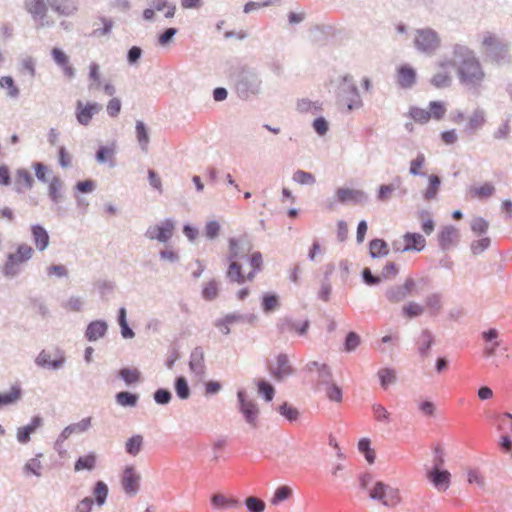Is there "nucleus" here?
Returning <instances> with one entry per match:
<instances>
[{
    "label": "nucleus",
    "mask_w": 512,
    "mask_h": 512,
    "mask_svg": "<svg viewBox=\"0 0 512 512\" xmlns=\"http://www.w3.org/2000/svg\"><path fill=\"white\" fill-rule=\"evenodd\" d=\"M426 245L425 238L417 233H406L393 242L396 252L421 251Z\"/></svg>",
    "instance_id": "obj_12"
},
{
    "label": "nucleus",
    "mask_w": 512,
    "mask_h": 512,
    "mask_svg": "<svg viewBox=\"0 0 512 512\" xmlns=\"http://www.w3.org/2000/svg\"><path fill=\"white\" fill-rule=\"evenodd\" d=\"M117 403L121 406H135L138 400L137 395L130 392H119L116 395Z\"/></svg>",
    "instance_id": "obj_54"
},
{
    "label": "nucleus",
    "mask_w": 512,
    "mask_h": 512,
    "mask_svg": "<svg viewBox=\"0 0 512 512\" xmlns=\"http://www.w3.org/2000/svg\"><path fill=\"white\" fill-rule=\"evenodd\" d=\"M419 412L426 417H433L436 413V406L430 400L420 401L418 403Z\"/></svg>",
    "instance_id": "obj_62"
},
{
    "label": "nucleus",
    "mask_w": 512,
    "mask_h": 512,
    "mask_svg": "<svg viewBox=\"0 0 512 512\" xmlns=\"http://www.w3.org/2000/svg\"><path fill=\"white\" fill-rule=\"evenodd\" d=\"M498 429L501 431L509 430L512 432V414L503 413L498 417Z\"/></svg>",
    "instance_id": "obj_64"
},
{
    "label": "nucleus",
    "mask_w": 512,
    "mask_h": 512,
    "mask_svg": "<svg viewBox=\"0 0 512 512\" xmlns=\"http://www.w3.org/2000/svg\"><path fill=\"white\" fill-rule=\"evenodd\" d=\"M454 69L453 59L444 58L438 64V71L433 75L431 83L436 88H446L452 83L451 70Z\"/></svg>",
    "instance_id": "obj_13"
},
{
    "label": "nucleus",
    "mask_w": 512,
    "mask_h": 512,
    "mask_svg": "<svg viewBox=\"0 0 512 512\" xmlns=\"http://www.w3.org/2000/svg\"><path fill=\"white\" fill-rule=\"evenodd\" d=\"M97 463V455L95 453H89L87 455L81 456L75 462L74 471L79 472L82 470H93L96 467Z\"/></svg>",
    "instance_id": "obj_27"
},
{
    "label": "nucleus",
    "mask_w": 512,
    "mask_h": 512,
    "mask_svg": "<svg viewBox=\"0 0 512 512\" xmlns=\"http://www.w3.org/2000/svg\"><path fill=\"white\" fill-rule=\"evenodd\" d=\"M425 308L431 313L436 314L440 311L442 307V300L440 295L438 294H432L426 298L425 301Z\"/></svg>",
    "instance_id": "obj_50"
},
{
    "label": "nucleus",
    "mask_w": 512,
    "mask_h": 512,
    "mask_svg": "<svg viewBox=\"0 0 512 512\" xmlns=\"http://www.w3.org/2000/svg\"><path fill=\"white\" fill-rule=\"evenodd\" d=\"M268 369L271 376L277 381H281L293 374V368L289 362L288 356L285 354H279L275 361L269 364Z\"/></svg>",
    "instance_id": "obj_15"
},
{
    "label": "nucleus",
    "mask_w": 512,
    "mask_h": 512,
    "mask_svg": "<svg viewBox=\"0 0 512 512\" xmlns=\"http://www.w3.org/2000/svg\"><path fill=\"white\" fill-rule=\"evenodd\" d=\"M91 425V418H84L78 423L71 424L64 428L61 433L63 439H68L74 433H82L86 431Z\"/></svg>",
    "instance_id": "obj_28"
},
{
    "label": "nucleus",
    "mask_w": 512,
    "mask_h": 512,
    "mask_svg": "<svg viewBox=\"0 0 512 512\" xmlns=\"http://www.w3.org/2000/svg\"><path fill=\"white\" fill-rule=\"evenodd\" d=\"M433 344V336L428 330L422 331L419 339H418V350L423 355L426 356L430 347Z\"/></svg>",
    "instance_id": "obj_41"
},
{
    "label": "nucleus",
    "mask_w": 512,
    "mask_h": 512,
    "mask_svg": "<svg viewBox=\"0 0 512 512\" xmlns=\"http://www.w3.org/2000/svg\"><path fill=\"white\" fill-rule=\"evenodd\" d=\"M452 59L461 85L476 89L482 84L485 72L473 50L465 45L456 44L453 47Z\"/></svg>",
    "instance_id": "obj_2"
},
{
    "label": "nucleus",
    "mask_w": 512,
    "mask_h": 512,
    "mask_svg": "<svg viewBox=\"0 0 512 512\" xmlns=\"http://www.w3.org/2000/svg\"><path fill=\"white\" fill-rule=\"evenodd\" d=\"M238 399L240 402V411L244 415L246 421L252 426H257V417L259 415V408L252 400H246L243 391L238 392Z\"/></svg>",
    "instance_id": "obj_17"
},
{
    "label": "nucleus",
    "mask_w": 512,
    "mask_h": 512,
    "mask_svg": "<svg viewBox=\"0 0 512 512\" xmlns=\"http://www.w3.org/2000/svg\"><path fill=\"white\" fill-rule=\"evenodd\" d=\"M413 44L416 50L428 56L434 55L441 47V37L430 27L415 30Z\"/></svg>",
    "instance_id": "obj_6"
},
{
    "label": "nucleus",
    "mask_w": 512,
    "mask_h": 512,
    "mask_svg": "<svg viewBox=\"0 0 512 512\" xmlns=\"http://www.w3.org/2000/svg\"><path fill=\"white\" fill-rule=\"evenodd\" d=\"M363 486L365 487L364 484ZM366 489L369 498L384 508L395 509L403 502L400 489L384 481H374L369 486H366Z\"/></svg>",
    "instance_id": "obj_4"
},
{
    "label": "nucleus",
    "mask_w": 512,
    "mask_h": 512,
    "mask_svg": "<svg viewBox=\"0 0 512 512\" xmlns=\"http://www.w3.org/2000/svg\"><path fill=\"white\" fill-rule=\"evenodd\" d=\"M136 134L138 143L143 151H147L149 134L146 125L142 121L136 122Z\"/></svg>",
    "instance_id": "obj_38"
},
{
    "label": "nucleus",
    "mask_w": 512,
    "mask_h": 512,
    "mask_svg": "<svg viewBox=\"0 0 512 512\" xmlns=\"http://www.w3.org/2000/svg\"><path fill=\"white\" fill-rule=\"evenodd\" d=\"M235 92L241 100H252L263 91V81L256 69L243 67L237 73L234 84Z\"/></svg>",
    "instance_id": "obj_3"
},
{
    "label": "nucleus",
    "mask_w": 512,
    "mask_h": 512,
    "mask_svg": "<svg viewBox=\"0 0 512 512\" xmlns=\"http://www.w3.org/2000/svg\"><path fill=\"white\" fill-rule=\"evenodd\" d=\"M103 106L97 102L83 103L81 100L76 102L75 116L80 125L87 126L94 115L98 114Z\"/></svg>",
    "instance_id": "obj_14"
},
{
    "label": "nucleus",
    "mask_w": 512,
    "mask_h": 512,
    "mask_svg": "<svg viewBox=\"0 0 512 512\" xmlns=\"http://www.w3.org/2000/svg\"><path fill=\"white\" fill-rule=\"evenodd\" d=\"M119 325L121 327V334L124 338H132L134 336V332L129 328L126 321L125 308H121L119 310Z\"/></svg>",
    "instance_id": "obj_60"
},
{
    "label": "nucleus",
    "mask_w": 512,
    "mask_h": 512,
    "mask_svg": "<svg viewBox=\"0 0 512 512\" xmlns=\"http://www.w3.org/2000/svg\"><path fill=\"white\" fill-rule=\"evenodd\" d=\"M369 249L372 257H382L388 254L387 244L380 239L371 241Z\"/></svg>",
    "instance_id": "obj_45"
},
{
    "label": "nucleus",
    "mask_w": 512,
    "mask_h": 512,
    "mask_svg": "<svg viewBox=\"0 0 512 512\" xmlns=\"http://www.w3.org/2000/svg\"><path fill=\"white\" fill-rule=\"evenodd\" d=\"M258 394L263 396L266 401H272L275 389L274 387L264 379H260L256 382Z\"/></svg>",
    "instance_id": "obj_40"
},
{
    "label": "nucleus",
    "mask_w": 512,
    "mask_h": 512,
    "mask_svg": "<svg viewBox=\"0 0 512 512\" xmlns=\"http://www.w3.org/2000/svg\"><path fill=\"white\" fill-rule=\"evenodd\" d=\"M41 425V419L39 417H35L32 419L31 423L20 427L17 431V440L20 443H27L30 440V435L36 431L38 427Z\"/></svg>",
    "instance_id": "obj_25"
},
{
    "label": "nucleus",
    "mask_w": 512,
    "mask_h": 512,
    "mask_svg": "<svg viewBox=\"0 0 512 512\" xmlns=\"http://www.w3.org/2000/svg\"><path fill=\"white\" fill-rule=\"evenodd\" d=\"M62 185L63 183L59 177H53L50 181L49 196L54 203H59L63 198L61 193Z\"/></svg>",
    "instance_id": "obj_37"
},
{
    "label": "nucleus",
    "mask_w": 512,
    "mask_h": 512,
    "mask_svg": "<svg viewBox=\"0 0 512 512\" xmlns=\"http://www.w3.org/2000/svg\"><path fill=\"white\" fill-rule=\"evenodd\" d=\"M308 368H309L310 372L317 373V378H318L319 383L326 384V385L331 383L332 375H331L329 368L325 364H319L317 362H312L308 365Z\"/></svg>",
    "instance_id": "obj_26"
},
{
    "label": "nucleus",
    "mask_w": 512,
    "mask_h": 512,
    "mask_svg": "<svg viewBox=\"0 0 512 512\" xmlns=\"http://www.w3.org/2000/svg\"><path fill=\"white\" fill-rule=\"evenodd\" d=\"M33 249L28 244H21L18 246L15 252L8 255L7 261L5 262L2 271L5 276H15L21 266L32 258Z\"/></svg>",
    "instance_id": "obj_9"
},
{
    "label": "nucleus",
    "mask_w": 512,
    "mask_h": 512,
    "mask_svg": "<svg viewBox=\"0 0 512 512\" xmlns=\"http://www.w3.org/2000/svg\"><path fill=\"white\" fill-rule=\"evenodd\" d=\"M262 307L265 312H272L279 307V299L276 295L265 294L263 296Z\"/></svg>",
    "instance_id": "obj_58"
},
{
    "label": "nucleus",
    "mask_w": 512,
    "mask_h": 512,
    "mask_svg": "<svg viewBox=\"0 0 512 512\" xmlns=\"http://www.w3.org/2000/svg\"><path fill=\"white\" fill-rule=\"evenodd\" d=\"M359 451L365 456V459L370 463H374L376 454L373 448H371V442L368 438H362L358 442Z\"/></svg>",
    "instance_id": "obj_39"
},
{
    "label": "nucleus",
    "mask_w": 512,
    "mask_h": 512,
    "mask_svg": "<svg viewBox=\"0 0 512 512\" xmlns=\"http://www.w3.org/2000/svg\"><path fill=\"white\" fill-rule=\"evenodd\" d=\"M466 479L469 485H476L485 488L486 479L484 473L478 467H467L465 469Z\"/></svg>",
    "instance_id": "obj_23"
},
{
    "label": "nucleus",
    "mask_w": 512,
    "mask_h": 512,
    "mask_svg": "<svg viewBox=\"0 0 512 512\" xmlns=\"http://www.w3.org/2000/svg\"><path fill=\"white\" fill-rule=\"evenodd\" d=\"M107 330V325L102 321H94L89 324L86 330V337L90 341H95L102 337Z\"/></svg>",
    "instance_id": "obj_29"
},
{
    "label": "nucleus",
    "mask_w": 512,
    "mask_h": 512,
    "mask_svg": "<svg viewBox=\"0 0 512 512\" xmlns=\"http://www.w3.org/2000/svg\"><path fill=\"white\" fill-rule=\"evenodd\" d=\"M252 244L247 235H240L229 239L227 261L229 266L226 272L227 278L238 284L254 279L261 270L262 255L260 252H252Z\"/></svg>",
    "instance_id": "obj_1"
},
{
    "label": "nucleus",
    "mask_w": 512,
    "mask_h": 512,
    "mask_svg": "<svg viewBox=\"0 0 512 512\" xmlns=\"http://www.w3.org/2000/svg\"><path fill=\"white\" fill-rule=\"evenodd\" d=\"M47 2L60 15L69 16L76 10L74 0H47Z\"/></svg>",
    "instance_id": "obj_22"
},
{
    "label": "nucleus",
    "mask_w": 512,
    "mask_h": 512,
    "mask_svg": "<svg viewBox=\"0 0 512 512\" xmlns=\"http://www.w3.org/2000/svg\"><path fill=\"white\" fill-rule=\"evenodd\" d=\"M441 180L437 175L429 176V184L424 193V197L428 200L435 198L437 191L440 187Z\"/></svg>",
    "instance_id": "obj_48"
},
{
    "label": "nucleus",
    "mask_w": 512,
    "mask_h": 512,
    "mask_svg": "<svg viewBox=\"0 0 512 512\" xmlns=\"http://www.w3.org/2000/svg\"><path fill=\"white\" fill-rule=\"evenodd\" d=\"M25 8L31 14L37 27H49L54 21L47 14V5L45 0H25Z\"/></svg>",
    "instance_id": "obj_11"
},
{
    "label": "nucleus",
    "mask_w": 512,
    "mask_h": 512,
    "mask_svg": "<svg viewBox=\"0 0 512 512\" xmlns=\"http://www.w3.org/2000/svg\"><path fill=\"white\" fill-rule=\"evenodd\" d=\"M367 195L364 191L348 187H339L335 193L328 197L325 206L329 210H335L338 204L359 205L365 203Z\"/></svg>",
    "instance_id": "obj_7"
},
{
    "label": "nucleus",
    "mask_w": 512,
    "mask_h": 512,
    "mask_svg": "<svg viewBox=\"0 0 512 512\" xmlns=\"http://www.w3.org/2000/svg\"><path fill=\"white\" fill-rule=\"evenodd\" d=\"M458 233L454 226H445L439 235V242L442 248L447 249L456 243Z\"/></svg>",
    "instance_id": "obj_24"
},
{
    "label": "nucleus",
    "mask_w": 512,
    "mask_h": 512,
    "mask_svg": "<svg viewBox=\"0 0 512 512\" xmlns=\"http://www.w3.org/2000/svg\"><path fill=\"white\" fill-rule=\"evenodd\" d=\"M190 368L193 372L197 374H202L204 372V355L202 352H194L191 356L190 360Z\"/></svg>",
    "instance_id": "obj_51"
},
{
    "label": "nucleus",
    "mask_w": 512,
    "mask_h": 512,
    "mask_svg": "<svg viewBox=\"0 0 512 512\" xmlns=\"http://www.w3.org/2000/svg\"><path fill=\"white\" fill-rule=\"evenodd\" d=\"M278 411L282 416H284L289 421H296L299 417L298 410L295 407L289 405L288 403L282 404L278 408Z\"/></svg>",
    "instance_id": "obj_56"
},
{
    "label": "nucleus",
    "mask_w": 512,
    "mask_h": 512,
    "mask_svg": "<svg viewBox=\"0 0 512 512\" xmlns=\"http://www.w3.org/2000/svg\"><path fill=\"white\" fill-rule=\"evenodd\" d=\"M509 48V43L505 42L497 35L490 32H486L483 35L481 49L483 53L493 61L500 62L504 60Z\"/></svg>",
    "instance_id": "obj_8"
},
{
    "label": "nucleus",
    "mask_w": 512,
    "mask_h": 512,
    "mask_svg": "<svg viewBox=\"0 0 512 512\" xmlns=\"http://www.w3.org/2000/svg\"><path fill=\"white\" fill-rule=\"evenodd\" d=\"M175 390L179 398L187 399L190 395V389L184 377H178L175 383Z\"/></svg>",
    "instance_id": "obj_57"
},
{
    "label": "nucleus",
    "mask_w": 512,
    "mask_h": 512,
    "mask_svg": "<svg viewBox=\"0 0 512 512\" xmlns=\"http://www.w3.org/2000/svg\"><path fill=\"white\" fill-rule=\"evenodd\" d=\"M245 505L250 512H264L265 502L255 496H249L245 499Z\"/></svg>",
    "instance_id": "obj_53"
},
{
    "label": "nucleus",
    "mask_w": 512,
    "mask_h": 512,
    "mask_svg": "<svg viewBox=\"0 0 512 512\" xmlns=\"http://www.w3.org/2000/svg\"><path fill=\"white\" fill-rule=\"evenodd\" d=\"M0 87L6 89V96L11 99L19 97L20 90L16 86L14 79L11 76H3L0 78Z\"/></svg>",
    "instance_id": "obj_32"
},
{
    "label": "nucleus",
    "mask_w": 512,
    "mask_h": 512,
    "mask_svg": "<svg viewBox=\"0 0 512 512\" xmlns=\"http://www.w3.org/2000/svg\"><path fill=\"white\" fill-rule=\"evenodd\" d=\"M21 398V389L18 385L11 387L8 393L0 394V407L13 404Z\"/></svg>",
    "instance_id": "obj_36"
},
{
    "label": "nucleus",
    "mask_w": 512,
    "mask_h": 512,
    "mask_svg": "<svg viewBox=\"0 0 512 512\" xmlns=\"http://www.w3.org/2000/svg\"><path fill=\"white\" fill-rule=\"evenodd\" d=\"M372 411L375 420L383 423H388L390 421V413L381 404H374L372 406Z\"/></svg>",
    "instance_id": "obj_55"
},
{
    "label": "nucleus",
    "mask_w": 512,
    "mask_h": 512,
    "mask_svg": "<svg viewBox=\"0 0 512 512\" xmlns=\"http://www.w3.org/2000/svg\"><path fill=\"white\" fill-rule=\"evenodd\" d=\"M140 474L133 466H127L123 470L121 477V485L128 495H135L140 488Z\"/></svg>",
    "instance_id": "obj_16"
},
{
    "label": "nucleus",
    "mask_w": 512,
    "mask_h": 512,
    "mask_svg": "<svg viewBox=\"0 0 512 512\" xmlns=\"http://www.w3.org/2000/svg\"><path fill=\"white\" fill-rule=\"evenodd\" d=\"M430 118L440 120L446 113V107L441 101H431L429 103Z\"/></svg>",
    "instance_id": "obj_49"
},
{
    "label": "nucleus",
    "mask_w": 512,
    "mask_h": 512,
    "mask_svg": "<svg viewBox=\"0 0 512 512\" xmlns=\"http://www.w3.org/2000/svg\"><path fill=\"white\" fill-rule=\"evenodd\" d=\"M495 190V186L492 183L486 182L481 186L471 188L470 193L473 197L482 200L493 196Z\"/></svg>",
    "instance_id": "obj_33"
},
{
    "label": "nucleus",
    "mask_w": 512,
    "mask_h": 512,
    "mask_svg": "<svg viewBox=\"0 0 512 512\" xmlns=\"http://www.w3.org/2000/svg\"><path fill=\"white\" fill-rule=\"evenodd\" d=\"M486 122V113L483 109L477 108L468 118V123L463 130L464 133L473 134L482 129Z\"/></svg>",
    "instance_id": "obj_19"
},
{
    "label": "nucleus",
    "mask_w": 512,
    "mask_h": 512,
    "mask_svg": "<svg viewBox=\"0 0 512 512\" xmlns=\"http://www.w3.org/2000/svg\"><path fill=\"white\" fill-rule=\"evenodd\" d=\"M292 495L293 489L288 485H282L275 490L270 502L272 505H278L279 503L289 499Z\"/></svg>",
    "instance_id": "obj_35"
},
{
    "label": "nucleus",
    "mask_w": 512,
    "mask_h": 512,
    "mask_svg": "<svg viewBox=\"0 0 512 512\" xmlns=\"http://www.w3.org/2000/svg\"><path fill=\"white\" fill-rule=\"evenodd\" d=\"M397 82L400 87L408 89L416 83V72L409 65H402L398 69Z\"/></svg>",
    "instance_id": "obj_21"
},
{
    "label": "nucleus",
    "mask_w": 512,
    "mask_h": 512,
    "mask_svg": "<svg viewBox=\"0 0 512 512\" xmlns=\"http://www.w3.org/2000/svg\"><path fill=\"white\" fill-rule=\"evenodd\" d=\"M211 504L217 509L233 508L239 505L237 499L228 498L223 494H214L211 497Z\"/></svg>",
    "instance_id": "obj_31"
},
{
    "label": "nucleus",
    "mask_w": 512,
    "mask_h": 512,
    "mask_svg": "<svg viewBox=\"0 0 512 512\" xmlns=\"http://www.w3.org/2000/svg\"><path fill=\"white\" fill-rule=\"evenodd\" d=\"M93 495L97 505L102 506L108 496V486L103 481H98L93 489Z\"/></svg>",
    "instance_id": "obj_44"
},
{
    "label": "nucleus",
    "mask_w": 512,
    "mask_h": 512,
    "mask_svg": "<svg viewBox=\"0 0 512 512\" xmlns=\"http://www.w3.org/2000/svg\"><path fill=\"white\" fill-rule=\"evenodd\" d=\"M34 180L32 175L26 169H18L16 172L15 185L18 191H21V188L31 189L33 186Z\"/></svg>",
    "instance_id": "obj_30"
},
{
    "label": "nucleus",
    "mask_w": 512,
    "mask_h": 512,
    "mask_svg": "<svg viewBox=\"0 0 512 512\" xmlns=\"http://www.w3.org/2000/svg\"><path fill=\"white\" fill-rule=\"evenodd\" d=\"M425 163V156L423 153H418V155L416 156L415 159H413L411 162H410V169H409V173L413 176H418V175H423L421 172H420V168L424 165Z\"/></svg>",
    "instance_id": "obj_63"
},
{
    "label": "nucleus",
    "mask_w": 512,
    "mask_h": 512,
    "mask_svg": "<svg viewBox=\"0 0 512 512\" xmlns=\"http://www.w3.org/2000/svg\"><path fill=\"white\" fill-rule=\"evenodd\" d=\"M336 101L340 107H346V112L362 107L363 103L353 76L346 74L337 79Z\"/></svg>",
    "instance_id": "obj_5"
},
{
    "label": "nucleus",
    "mask_w": 512,
    "mask_h": 512,
    "mask_svg": "<svg viewBox=\"0 0 512 512\" xmlns=\"http://www.w3.org/2000/svg\"><path fill=\"white\" fill-rule=\"evenodd\" d=\"M114 155V149L108 146H100L96 152V161L100 164L106 163Z\"/></svg>",
    "instance_id": "obj_61"
},
{
    "label": "nucleus",
    "mask_w": 512,
    "mask_h": 512,
    "mask_svg": "<svg viewBox=\"0 0 512 512\" xmlns=\"http://www.w3.org/2000/svg\"><path fill=\"white\" fill-rule=\"evenodd\" d=\"M409 115L415 122L420 124H425L431 119L429 110L421 109L418 107H411Z\"/></svg>",
    "instance_id": "obj_47"
},
{
    "label": "nucleus",
    "mask_w": 512,
    "mask_h": 512,
    "mask_svg": "<svg viewBox=\"0 0 512 512\" xmlns=\"http://www.w3.org/2000/svg\"><path fill=\"white\" fill-rule=\"evenodd\" d=\"M293 180L301 185H314L316 182L315 176L312 173L303 170H297L293 174Z\"/></svg>",
    "instance_id": "obj_52"
},
{
    "label": "nucleus",
    "mask_w": 512,
    "mask_h": 512,
    "mask_svg": "<svg viewBox=\"0 0 512 512\" xmlns=\"http://www.w3.org/2000/svg\"><path fill=\"white\" fill-rule=\"evenodd\" d=\"M443 463V458L436 459L433 466L426 472L427 480L439 492L447 491L450 488L452 481L451 473L442 468Z\"/></svg>",
    "instance_id": "obj_10"
},
{
    "label": "nucleus",
    "mask_w": 512,
    "mask_h": 512,
    "mask_svg": "<svg viewBox=\"0 0 512 512\" xmlns=\"http://www.w3.org/2000/svg\"><path fill=\"white\" fill-rule=\"evenodd\" d=\"M381 385L383 388H387L389 385L393 384L396 380L395 372L391 369H381L378 372Z\"/></svg>",
    "instance_id": "obj_59"
},
{
    "label": "nucleus",
    "mask_w": 512,
    "mask_h": 512,
    "mask_svg": "<svg viewBox=\"0 0 512 512\" xmlns=\"http://www.w3.org/2000/svg\"><path fill=\"white\" fill-rule=\"evenodd\" d=\"M119 376L126 384H134L140 380V372L136 368H123L119 371Z\"/></svg>",
    "instance_id": "obj_46"
},
{
    "label": "nucleus",
    "mask_w": 512,
    "mask_h": 512,
    "mask_svg": "<svg viewBox=\"0 0 512 512\" xmlns=\"http://www.w3.org/2000/svg\"><path fill=\"white\" fill-rule=\"evenodd\" d=\"M33 236L35 238L36 246L39 250H44L49 242V236L42 226H34Z\"/></svg>",
    "instance_id": "obj_42"
},
{
    "label": "nucleus",
    "mask_w": 512,
    "mask_h": 512,
    "mask_svg": "<svg viewBox=\"0 0 512 512\" xmlns=\"http://www.w3.org/2000/svg\"><path fill=\"white\" fill-rule=\"evenodd\" d=\"M425 307L416 302H409L402 307L403 315L407 318H414L422 315Z\"/></svg>",
    "instance_id": "obj_43"
},
{
    "label": "nucleus",
    "mask_w": 512,
    "mask_h": 512,
    "mask_svg": "<svg viewBox=\"0 0 512 512\" xmlns=\"http://www.w3.org/2000/svg\"><path fill=\"white\" fill-rule=\"evenodd\" d=\"M277 328L280 334L295 332L299 335H305L309 328V321L296 322L290 318L280 319Z\"/></svg>",
    "instance_id": "obj_18"
},
{
    "label": "nucleus",
    "mask_w": 512,
    "mask_h": 512,
    "mask_svg": "<svg viewBox=\"0 0 512 512\" xmlns=\"http://www.w3.org/2000/svg\"><path fill=\"white\" fill-rule=\"evenodd\" d=\"M64 360V356L61 354L53 357L51 352L43 350L37 356L36 363L41 367L57 369L64 363Z\"/></svg>",
    "instance_id": "obj_20"
},
{
    "label": "nucleus",
    "mask_w": 512,
    "mask_h": 512,
    "mask_svg": "<svg viewBox=\"0 0 512 512\" xmlns=\"http://www.w3.org/2000/svg\"><path fill=\"white\" fill-rule=\"evenodd\" d=\"M143 447V436L134 435L130 437L125 443V450L128 454L136 456L140 453Z\"/></svg>",
    "instance_id": "obj_34"
}]
</instances>
